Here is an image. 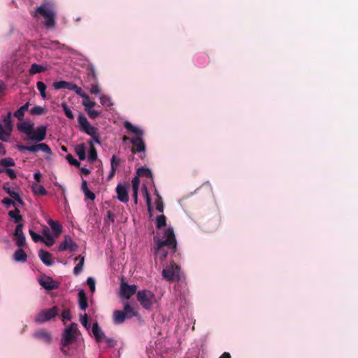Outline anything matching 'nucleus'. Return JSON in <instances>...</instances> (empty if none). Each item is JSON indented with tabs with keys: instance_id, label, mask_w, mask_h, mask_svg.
I'll list each match as a JSON object with an SVG mask.
<instances>
[{
	"instance_id": "1",
	"label": "nucleus",
	"mask_w": 358,
	"mask_h": 358,
	"mask_svg": "<svg viewBox=\"0 0 358 358\" xmlns=\"http://www.w3.org/2000/svg\"><path fill=\"white\" fill-rule=\"evenodd\" d=\"M153 241L156 244V248H155L154 252L155 259L164 261L166 258L168 252L164 247H167L173 252H176L177 241L172 227H168L166 229L162 237L158 235L155 236Z\"/></svg>"
},
{
	"instance_id": "2",
	"label": "nucleus",
	"mask_w": 358,
	"mask_h": 358,
	"mask_svg": "<svg viewBox=\"0 0 358 358\" xmlns=\"http://www.w3.org/2000/svg\"><path fill=\"white\" fill-rule=\"evenodd\" d=\"M124 128L129 132L136 135V137L131 138L130 143L132 144L131 152L133 154L141 153L140 157L143 159L145 157L146 146L143 139L144 131L134 126L130 122H124Z\"/></svg>"
},
{
	"instance_id": "3",
	"label": "nucleus",
	"mask_w": 358,
	"mask_h": 358,
	"mask_svg": "<svg viewBox=\"0 0 358 358\" xmlns=\"http://www.w3.org/2000/svg\"><path fill=\"white\" fill-rule=\"evenodd\" d=\"M31 15L34 18H39L40 16L43 17L44 18L43 24L46 28H53L55 26L57 11L55 5L52 2H43L36 8Z\"/></svg>"
},
{
	"instance_id": "4",
	"label": "nucleus",
	"mask_w": 358,
	"mask_h": 358,
	"mask_svg": "<svg viewBox=\"0 0 358 358\" xmlns=\"http://www.w3.org/2000/svg\"><path fill=\"white\" fill-rule=\"evenodd\" d=\"M136 299L145 310H150L157 302L155 294L148 289L139 290L136 292Z\"/></svg>"
},
{
	"instance_id": "5",
	"label": "nucleus",
	"mask_w": 358,
	"mask_h": 358,
	"mask_svg": "<svg viewBox=\"0 0 358 358\" xmlns=\"http://www.w3.org/2000/svg\"><path fill=\"white\" fill-rule=\"evenodd\" d=\"M78 325L76 323H71L66 327L62 334L61 342L64 345H71L74 343L78 338Z\"/></svg>"
},
{
	"instance_id": "6",
	"label": "nucleus",
	"mask_w": 358,
	"mask_h": 358,
	"mask_svg": "<svg viewBox=\"0 0 358 358\" xmlns=\"http://www.w3.org/2000/svg\"><path fill=\"white\" fill-rule=\"evenodd\" d=\"M59 309L54 306L48 309H43L35 317V322L38 324H43L58 315Z\"/></svg>"
},
{
	"instance_id": "7",
	"label": "nucleus",
	"mask_w": 358,
	"mask_h": 358,
	"mask_svg": "<svg viewBox=\"0 0 358 358\" xmlns=\"http://www.w3.org/2000/svg\"><path fill=\"white\" fill-rule=\"evenodd\" d=\"M179 271L180 267L174 262H172L169 266L163 269L162 274L164 279L171 282L175 280L176 277L179 278Z\"/></svg>"
},
{
	"instance_id": "8",
	"label": "nucleus",
	"mask_w": 358,
	"mask_h": 358,
	"mask_svg": "<svg viewBox=\"0 0 358 358\" xmlns=\"http://www.w3.org/2000/svg\"><path fill=\"white\" fill-rule=\"evenodd\" d=\"M33 337L45 344H50L52 341V335L51 332L45 329L36 331L33 334Z\"/></svg>"
},
{
	"instance_id": "9",
	"label": "nucleus",
	"mask_w": 358,
	"mask_h": 358,
	"mask_svg": "<svg viewBox=\"0 0 358 358\" xmlns=\"http://www.w3.org/2000/svg\"><path fill=\"white\" fill-rule=\"evenodd\" d=\"M47 129L45 126H40L36 129H32V133L29 135V139L36 142H41L46 138Z\"/></svg>"
},
{
	"instance_id": "10",
	"label": "nucleus",
	"mask_w": 358,
	"mask_h": 358,
	"mask_svg": "<svg viewBox=\"0 0 358 358\" xmlns=\"http://www.w3.org/2000/svg\"><path fill=\"white\" fill-rule=\"evenodd\" d=\"M78 246L73 241L72 238L69 236H65L64 241L59 245V251L63 252L65 250H69L70 252L76 251Z\"/></svg>"
},
{
	"instance_id": "11",
	"label": "nucleus",
	"mask_w": 358,
	"mask_h": 358,
	"mask_svg": "<svg viewBox=\"0 0 358 358\" xmlns=\"http://www.w3.org/2000/svg\"><path fill=\"white\" fill-rule=\"evenodd\" d=\"M122 296L129 299L136 292L137 286L135 285H128L127 282H122L120 285Z\"/></svg>"
},
{
	"instance_id": "12",
	"label": "nucleus",
	"mask_w": 358,
	"mask_h": 358,
	"mask_svg": "<svg viewBox=\"0 0 358 358\" xmlns=\"http://www.w3.org/2000/svg\"><path fill=\"white\" fill-rule=\"evenodd\" d=\"M115 191L117 193V198L122 203H127L129 201L128 190L126 186L122 184H118L116 187Z\"/></svg>"
},
{
	"instance_id": "13",
	"label": "nucleus",
	"mask_w": 358,
	"mask_h": 358,
	"mask_svg": "<svg viewBox=\"0 0 358 358\" xmlns=\"http://www.w3.org/2000/svg\"><path fill=\"white\" fill-rule=\"evenodd\" d=\"M40 285L47 290H53L59 287V282L50 277L40 279Z\"/></svg>"
},
{
	"instance_id": "14",
	"label": "nucleus",
	"mask_w": 358,
	"mask_h": 358,
	"mask_svg": "<svg viewBox=\"0 0 358 358\" xmlns=\"http://www.w3.org/2000/svg\"><path fill=\"white\" fill-rule=\"evenodd\" d=\"M92 331L94 336L95 340L97 343H100L103 341L106 337L105 334L100 328L98 322H95L92 325Z\"/></svg>"
},
{
	"instance_id": "15",
	"label": "nucleus",
	"mask_w": 358,
	"mask_h": 358,
	"mask_svg": "<svg viewBox=\"0 0 358 358\" xmlns=\"http://www.w3.org/2000/svg\"><path fill=\"white\" fill-rule=\"evenodd\" d=\"M38 256L41 262L46 266H52L54 262L52 260V255L47 251L41 250L38 252Z\"/></svg>"
},
{
	"instance_id": "16",
	"label": "nucleus",
	"mask_w": 358,
	"mask_h": 358,
	"mask_svg": "<svg viewBox=\"0 0 358 358\" xmlns=\"http://www.w3.org/2000/svg\"><path fill=\"white\" fill-rule=\"evenodd\" d=\"M113 322L116 324H122L127 319L126 313L123 310H115L113 312Z\"/></svg>"
},
{
	"instance_id": "17",
	"label": "nucleus",
	"mask_w": 358,
	"mask_h": 358,
	"mask_svg": "<svg viewBox=\"0 0 358 358\" xmlns=\"http://www.w3.org/2000/svg\"><path fill=\"white\" fill-rule=\"evenodd\" d=\"M17 128L21 132L24 133L28 136L32 133V129L34 128V125L32 124H29L27 122H22L18 123L17 124Z\"/></svg>"
},
{
	"instance_id": "18",
	"label": "nucleus",
	"mask_w": 358,
	"mask_h": 358,
	"mask_svg": "<svg viewBox=\"0 0 358 358\" xmlns=\"http://www.w3.org/2000/svg\"><path fill=\"white\" fill-rule=\"evenodd\" d=\"M79 298V306L82 310H85L88 306L87 297L83 289H81L78 292Z\"/></svg>"
},
{
	"instance_id": "19",
	"label": "nucleus",
	"mask_w": 358,
	"mask_h": 358,
	"mask_svg": "<svg viewBox=\"0 0 358 358\" xmlns=\"http://www.w3.org/2000/svg\"><path fill=\"white\" fill-rule=\"evenodd\" d=\"M49 226L51 227L52 231L55 234V236L57 237L62 232V226L57 222L52 219L48 221Z\"/></svg>"
},
{
	"instance_id": "20",
	"label": "nucleus",
	"mask_w": 358,
	"mask_h": 358,
	"mask_svg": "<svg viewBox=\"0 0 358 358\" xmlns=\"http://www.w3.org/2000/svg\"><path fill=\"white\" fill-rule=\"evenodd\" d=\"M43 234L45 238H43L41 241H43L48 247L53 245L55 243V239L48 228L43 230Z\"/></svg>"
},
{
	"instance_id": "21",
	"label": "nucleus",
	"mask_w": 358,
	"mask_h": 358,
	"mask_svg": "<svg viewBox=\"0 0 358 358\" xmlns=\"http://www.w3.org/2000/svg\"><path fill=\"white\" fill-rule=\"evenodd\" d=\"M88 80L90 81H97V75L95 68L92 64H88L86 69Z\"/></svg>"
},
{
	"instance_id": "22",
	"label": "nucleus",
	"mask_w": 358,
	"mask_h": 358,
	"mask_svg": "<svg viewBox=\"0 0 358 358\" xmlns=\"http://www.w3.org/2000/svg\"><path fill=\"white\" fill-rule=\"evenodd\" d=\"M75 152L78 156L80 160H84L86 158V148L84 143L78 145L75 147Z\"/></svg>"
},
{
	"instance_id": "23",
	"label": "nucleus",
	"mask_w": 358,
	"mask_h": 358,
	"mask_svg": "<svg viewBox=\"0 0 358 358\" xmlns=\"http://www.w3.org/2000/svg\"><path fill=\"white\" fill-rule=\"evenodd\" d=\"M8 215L13 219V221L17 223H22L23 217L20 214V210L17 208H15L14 210H10L8 212Z\"/></svg>"
},
{
	"instance_id": "24",
	"label": "nucleus",
	"mask_w": 358,
	"mask_h": 358,
	"mask_svg": "<svg viewBox=\"0 0 358 358\" xmlns=\"http://www.w3.org/2000/svg\"><path fill=\"white\" fill-rule=\"evenodd\" d=\"M14 259L16 262H25L27 259V255L25 252L22 249H17L14 253Z\"/></svg>"
},
{
	"instance_id": "25",
	"label": "nucleus",
	"mask_w": 358,
	"mask_h": 358,
	"mask_svg": "<svg viewBox=\"0 0 358 358\" xmlns=\"http://www.w3.org/2000/svg\"><path fill=\"white\" fill-rule=\"evenodd\" d=\"M33 152H36L39 150H41L44 152H46L49 155L52 154V151L50 148L46 143H39L36 145H33Z\"/></svg>"
},
{
	"instance_id": "26",
	"label": "nucleus",
	"mask_w": 358,
	"mask_h": 358,
	"mask_svg": "<svg viewBox=\"0 0 358 358\" xmlns=\"http://www.w3.org/2000/svg\"><path fill=\"white\" fill-rule=\"evenodd\" d=\"M81 97L83 99V105L85 106V108H92L95 106L96 102L92 101L90 96L85 92L81 94Z\"/></svg>"
},
{
	"instance_id": "27",
	"label": "nucleus",
	"mask_w": 358,
	"mask_h": 358,
	"mask_svg": "<svg viewBox=\"0 0 358 358\" xmlns=\"http://www.w3.org/2000/svg\"><path fill=\"white\" fill-rule=\"evenodd\" d=\"M29 106V103L27 102L24 105L22 106L20 108H18L14 113V116L17 117L19 120H23L24 112L28 110Z\"/></svg>"
},
{
	"instance_id": "28",
	"label": "nucleus",
	"mask_w": 358,
	"mask_h": 358,
	"mask_svg": "<svg viewBox=\"0 0 358 358\" xmlns=\"http://www.w3.org/2000/svg\"><path fill=\"white\" fill-rule=\"evenodd\" d=\"M32 191L36 195L45 196L48 194V192L45 187L37 183L32 185Z\"/></svg>"
},
{
	"instance_id": "29",
	"label": "nucleus",
	"mask_w": 358,
	"mask_h": 358,
	"mask_svg": "<svg viewBox=\"0 0 358 358\" xmlns=\"http://www.w3.org/2000/svg\"><path fill=\"white\" fill-rule=\"evenodd\" d=\"M88 143L90 145L88 160L90 162H94L97 159V152L94 147V145H92V142H88Z\"/></svg>"
},
{
	"instance_id": "30",
	"label": "nucleus",
	"mask_w": 358,
	"mask_h": 358,
	"mask_svg": "<svg viewBox=\"0 0 358 358\" xmlns=\"http://www.w3.org/2000/svg\"><path fill=\"white\" fill-rule=\"evenodd\" d=\"M136 174L139 177H146L149 178H152V173L151 170L148 168L141 167L137 169Z\"/></svg>"
},
{
	"instance_id": "31",
	"label": "nucleus",
	"mask_w": 358,
	"mask_h": 358,
	"mask_svg": "<svg viewBox=\"0 0 358 358\" xmlns=\"http://www.w3.org/2000/svg\"><path fill=\"white\" fill-rule=\"evenodd\" d=\"M12 114L11 112H8L7 115L3 117V127L8 131V132L11 133L12 130V121H11Z\"/></svg>"
},
{
	"instance_id": "32",
	"label": "nucleus",
	"mask_w": 358,
	"mask_h": 358,
	"mask_svg": "<svg viewBox=\"0 0 358 358\" xmlns=\"http://www.w3.org/2000/svg\"><path fill=\"white\" fill-rule=\"evenodd\" d=\"M123 311L126 313L127 318H131L137 315V311L129 303L124 304Z\"/></svg>"
},
{
	"instance_id": "33",
	"label": "nucleus",
	"mask_w": 358,
	"mask_h": 358,
	"mask_svg": "<svg viewBox=\"0 0 358 358\" xmlns=\"http://www.w3.org/2000/svg\"><path fill=\"white\" fill-rule=\"evenodd\" d=\"M45 71V68L40 64L34 63L31 65L29 73L34 75L38 73H41Z\"/></svg>"
},
{
	"instance_id": "34",
	"label": "nucleus",
	"mask_w": 358,
	"mask_h": 358,
	"mask_svg": "<svg viewBox=\"0 0 358 358\" xmlns=\"http://www.w3.org/2000/svg\"><path fill=\"white\" fill-rule=\"evenodd\" d=\"M78 258H80V262L74 267L73 269V273L76 275H78L82 271L85 261L84 257L81 256L75 258V260L77 261Z\"/></svg>"
},
{
	"instance_id": "35",
	"label": "nucleus",
	"mask_w": 358,
	"mask_h": 358,
	"mask_svg": "<svg viewBox=\"0 0 358 358\" xmlns=\"http://www.w3.org/2000/svg\"><path fill=\"white\" fill-rule=\"evenodd\" d=\"M166 226V217L164 215H158L156 218V227L162 229Z\"/></svg>"
},
{
	"instance_id": "36",
	"label": "nucleus",
	"mask_w": 358,
	"mask_h": 358,
	"mask_svg": "<svg viewBox=\"0 0 358 358\" xmlns=\"http://www.w3.org/2000/svg\"><path fill=\"white\" fill-rule=\"evenodd\" d=\"M0 166H3L4 168H8L10 166H15V162L13 160V159L10 158V157L3 158V159H0Z\"/></svg>"
},
{
	"instance_id": "37",
	"label": "nucleus",
	"mask_w": 358,
	"mask_h": 358,
	"mask_svg": "<svg viewBox=\"0 0 358 358\" xmlns=\"http://www.w3.org/2000/svg\"><path fill=\"white\" fill-rule=\"evenodd\" d=\"M78 122L82 130L90 124V122H88L87 117L83 113L79 114L78 117Z\"/></svg>"
},
{
	"instance_id": "38",
	"label": "nucleus",
	"mask_w": 358,
	"mask_h": 358,
	"mask_svg": "<svg viewBox=\"0 0 358 358\" xmlns=\"http://www.w3.org/2000/svg\"><path fill=\"white\" fill-rule=\"evenodd\" d=\"M10 136V133L3 127V124H0V140L7 141Z\"/></svg>"
},
{
	"instance_id": "39",
	"label": "nucleus",
	"mask_w": 358,
	"mask_h": 358,
	"mask_svg": "<svg viewBox=\"0 0 358 358\" xmlns=\"http://www.w3.org/2000/svg\"><path fill=\"white\" fill-rule=\"evenodd\" d=\"M30 112L32 115H41L46 113V108L40 106H35L31 109Z\"/></svg>"
},
{
	"instance_id": "40",
	"label": "nucleus",
	"mask_w": 358,
	"mask_h": 358,
	"mask_svg": "<svg viewBox=\"0 0 358 358\" xmlns=\"http://www.w3.org/2000/svg\"><path fill=\"white\" fill-rule=\"evenodd\" d=\"M155 204L157 210H158L160 213H162L164 211V202L162 197L159 194H157Z\"/></svg>"
},
{
	"instance_id": "41",
	"label": "nucleus",
	"mask_w": 358,
	"mask_h": 358,
	"mask_svg": "<svg viewBox=\"0 0 358 358\" xmlns=\"http://www.w3.org/2000/svg\"><path fill=\"white\" fill-rule=\"evenodd\" d=\"M36 87L38 91L40 92L41 96L43 98H46V85L44 83L41 81H38L36 83Z\"/></svg>"
},
{
	"instance_id": "42",
	"label": "nucleus",
	"mask_w": 358,
	"mask_h": 358,
	"mask_svg": "<svg viewBox=\"0 0 358 358\" xmlns=\"http://www.w3.org/2000/svg\"><path fill=\"white\" fill-rule=\"evenodd\" d=\"M120 159L117 157L115 155H113L110 159V168L117 171L120 164Z\"/></svg>"
},
{
	"instance_id": "43",
	"label": "nucleus",
	"mask_w": 358,
	"mask_h": 358,
	"mask_svg": "<svg viewBox=\"0 0 358 358\" xmlns=\"http://www.w3.org/2000/svg\"><path fill=\"white\" fill-rule=\"evenodd\" d=\"M69 82L62 80V81H57L53 83V87L56 90L59 89H68Z\"/></svg>"
},
{
	"instance_id": "44",
	"label": "nucleus",
	"mask_w": 358,
	"mask_h": 358,
	"mask_svg": "<svg viewBox=\"0 0 358 358\" xmlns=\"http://www.w3.org/2000/svg\"><path fill=\"white\" fill-rule=\"evenodd\" d=\"M68 90L74 91L77 94L80 95V96H81V94H83L84 93V92L83 91L81 87H80L77 85H76L73 83H70V82L68 85Z\"/></svg>"
},
{
	"instance_id": "45",
	"label": "nucleus",
	"mask_w": 358,
	"mask_h": 358,
	"mask_svg": "<svg viewBox=\"0 0 358 358\" xmlns=\"http://www.w3.org/2000/svg\"><path fill=\"white\" fill-rule=\"evenodd\" d=\"M62 108L66 115V116L70 119L73 120L74 118V115L73 114V112L71 110V109L68 107L67 104L64 102L62 103Z\"/></svg>"
},
{
	"instance_id": "46",
	"label": "nucleus",
	"mask_w": 358,
	"mask_h": 358,
	"mask_svg": "<svg viewBox=\"0 0 358 358\" xmlns=\"http://www.w3.org/2000/svg\"><path fill=\"white\" fill-rule=\"evenodd\" d=\"M83 131L90 136L98 134V129L96 127L91 126L90 124L84 129H83Z\"/></svg>"
},
{
	"instance_id": "47",
	"label": "nucleus",
	"mask_w": 358,
	"mask_h": 358,
	"mask_svg": "<svg viewBox=\"0 0 358 358\" xmlns=\"http://www.w3.org/2000/svg\"><path fill=\"white\" fill-rule=\"evenodd\" d=\"M85 111L87 112L88 116L91 119H96L101 115V112L92 109V108H85Z\"/></svg>"
},
{
	"instance_id": "48",
	"label": "nucleus",
	"mask_w": 358,
	"mask_h": 358,
	"mask_svg": "<svg viewBox=\"0 0 358 358\" xmlns=\"http://www.w3.org/2000/svg\"><path fill=\"white\" fill-rule=\"evenodd\" d=\"M15 237V243L18 247L22 248L25 245L26 238H25L24 234H21L20 236H17Z\"/></svg>"
},
{
	"instance_id": "49",
	"label": "nucleus",
	"mask_w": 358,
	"mask_h": 358,
	"mask_svg": "<svg viewBox=\"0 0 358 358\" xmlns=\"http://www.w3.org/2000/svg\"><path fill=\"white\" fill-rule=\"evenodd\" d=\"M90 92L92 94H99L101 92L98 81H92Z\"/></svg>"
},
{
	"instance_id": "50",
	"label": "nucleus",
	"mask_w": 358,
	"mask_h": 358,
	"mask_svg": "<svg viewBox=\"0 0 358 358\" xmlns=\"http://www.w3.org/2000/svg\"><path fill=\"white\" fill-rule=\"evenodd\" d=\"M100 103L103 106H110L113 103L109 96L106 95H101L100 96Z\"/></svg>"
},
{
	"instance_id": "51",
	"label": "nucleus",
	"mask_w": 358,
	"mask_h": 358,
	"mask_svg": "<svg viewBox=\"0 0 358 358\" xmlns=\"http://www.w3.org/2000/svg\"><path fill=\"white\" fill-rule=\"evenodd\" d=\"M62 319L63 322L71 320V314L69 309H64L62 313Z\"/></svg>"
},
{
	"instance_id": "52",
	"label": "nucleus",
	"mask_w": 358,
	"mask_h": 358,
	"mask_svg": "<svg viewBox=\"0 0 358 358\" xmlns=\"http://www.w3.org/2000/svg\"><path fill=\"white\" fill-rule=\"evenodd\" d=\"M66 159L68 161V162L71 165L76 166H79L80 165V163L77 159H76L71 154L67 155Z\"/></svg>"
},
{
	"instance_id": "53",
	"label": "nucleus",
	"mask_w": 358,
	"mask_h": 358,
	"mask_svg": "<svg viewBox=\"0 0 358 358\" xmlns=\"http://www.w3.org/2000/svg\"><path fill=\"white\" fill-rule=\"evenodd\" d=\"M29 232L30 236H31L32 240L35 243L41 241V240H43V237L41 235L34 232L33 230L30 229Z\"/></svg>"
},
{
	"instance_id": "54",
	"label": "nucleus",
	"mask_w": 358,
	"mask_h": 358,
	"mask_svg": "<svg viewBox=\"0 0 358 358\" xmlns=\"http://www.w3.org/2000/svg\"><path fill=\"white\" fill-rule=\"evenodd\" d=\"M87 284L89 286L92 292L95 291V280L92 277H88L87 279Z\"/></svg>"
},
{
	"instance_id": "55",
	"label": "nucleus",
	"mask_w": 358,
	"mask_h": 358,
	"mask_svg": "<svg viewBox=\"0 0 358 358\" xmlns=\"http://www.w3.org/2000/svg\"><path fill=\"white\" fill-rule=\"evenodd\" d=\"M140 184L139 176H135L131 180L132 190H138Z\"/></svg>"
},
{
	"instance_id": "56",
	"label": "nucleus",
	"mask_w": 358,
	"mask_h": 358,
	"mask_svg": "<svg viewBox=\"0 0 358 358\" xmlns=\"http://www.w3.org/2000/svg\"><path fill=\"white\" fill-rule=\"evenodd\" d=\"M23 227H24L23 223H19L17 224L15 231H14L15 236H20L21 234H24L23 231H22Z\"/></svg>"
},
{
	"instance_id": "57",
	"label": "nucleus",
	"mask_w": 358,
	"mask_h": 358,
	"mask_svg": "<svg viewBox=\"0 0 358 358\" xmlns=\"http://www.w3.org/2000/svg\"><path fill=\"white\" fill-rule=\"evenodd\" d=\"M3 169V173H6L10 179L13 180L17 178V175H16L15 172L14 171V170L10 169Z\"/></svg>"
},
{
	"instance_id": "58",
	"label": "nucleus",
	"mask_w": 358,
	"mask_h": 358,
	"mask_svg": "<svg viewBox=\"0 0 358 358\" xmlns=\"http://www.w3.org/2000/svg\"><path fill=\"white\" fill-rule=\"evenodd\" d=\"M17 148L18 150H20V152H24V151H29L31 152H33V145H31V146H27V145H17Z\"/></svg>"
},
{
	"instance_id": "59",
	"label": "nucleus",
	"mask_w": 358,
	"mask_h": 358,
	"mask_svg": "<svg viewBox=\"0 0 358 358\" xmlns=\"http://www.w3.org/2000/svg\"><path fill=\"white\" fill-rule=\"evenodd\" d=\"M108 348H113L116 345V341L112 338H107L106 336L103 339Z\"/></svg>"
},
{
	"instance_id": "60",
	"label": "nucleus",
	"mask_w": 358,
	"mask_h": 358,
	"mask_svg": "<svg viewBox=\"0 0 358 358\" xmlns=\"http://www.w3.org/2000/svg\"><path fill=\"white\" fill-rule=\"evenodd\" d=\"M80 322L85 328L87 329L89 327L88 316L87 314H85L83 316L81 317Z\"/></svg>"
},
{
	"instance_id": "61",
	"label": "nucleus",
	"mask_w": 358,
	"mask_h": 358,
	"mask_svg": "<svg viewBox=\"0 0 358 358\" xmlns=\"http://www.w3.org/2000/svg\"><path fill=\"white\" fill-rule=\"evenodd\" d=\"M2 203L6 206L7 207L12 205L13 206H15V203L10 199L6 197L2 200Z\"/></svg>"
},
{
	"instance_id": "62",
	"label": "nucleus",
	"mask_w": 358,
	"mask_h": 358,
	"mask_svg": "<svg viewBox=\"0 0 358 358\" xmlns=\"http://www.w3.org/2000/svg\"><path fill=\"white\" fill-rule=\"evenodd\" d=\"M84 194L87 199H90L92 201L94 200V199L96 197L95 194L92 192H91L90 189L85 191Z\"/></svg>"
},
{
	"instance_id": "63",
	"label": "nucleus",
	"mask_w": 358,
	"mask_h": 358,
	"mask_svg": "<svg viewBox=\"0 0 358 358\" xmlns=\"http://www.w3.org/2000/svg\"><path fill=\"white\" fill-rule=\"evenodd\" d=\"M92 138L89 141V142H92V145H94V143L100 144V136L99 134H94V136H91Z\"/></svg>"
},
{
	"instance_id": "64",
	"label": "nucleus",
	"mask_w": 358,
	"mask_h": 358,
	"mask_svg": "<svg viewBox=\"0 0 358 358\" xmlns=\"http://www.w3.org/2000/svg\"><path fill=\"white\" fill-rule=\"evenodd\" d=\"M6 90V85L2 80H0V98L4 96Z\"/></svg>"
}]
</instances>
